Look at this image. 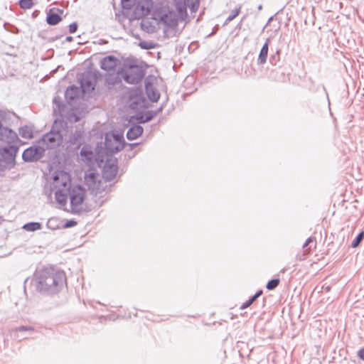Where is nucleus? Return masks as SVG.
I'll return each instance as SVG.
<instances>
[{"label": "nucleus", "mask_w": 364, "mask_h": 364, "mask_svg": "<svg viewBox=\"0 0 364 364\" xmlns=\"http://www.w3.org/2000/svg\"><path fill=\"white\" fill-rule=\"evenodd\" d=\"M66 284V277L63 271L50 267L36 272L34 285L36 291L43 294L58 293Z\"/></svg>", "instance_id": "1"}, {"label": "nucleus", "mask_w": 364, "mask_h": 364, "mask_svg": "<svg viewBox=\"0 0 364 364\" xmlns=\"http://www.w3.org/2000/svg\"><path fill=\"white\" fill-rule=\"evenodd\" d=\"M70 178L65 171H58L53 178L51 191L55 192V200L60 207L66 205L68 191L71 188Z\"/></svg>", "instance_id": "2"}, {"label": "nucleus", "mask_w": 364, "mask_h": 364, "mask_svg": "<svg viewBox=\"0 0 364 364\" xmlns=\"http://www.w3.org/2000/svg\"><path fill=\"white\" fill-rule=\"evenodd\" d=\"M70 199V211L80 213L84 210L83 202L85 197V189L81 186H73L68 191Z\"/></svg>", "instance_id": "3"}, {"label": "nucleus", "mask_w": 364, "mask_h": 364, "mask_svg": "<svg viewBox=\"0 0 364 364\" xmlns=\"http://www.w3.org/2000/svg\"><path fill=\"white\" fill-rule=\"evenodd\" d=\"M120 75L126 82L134 85L141 81L144 75V71L141 66L125 63Z\"/></svg>", "instance_id": "4"}, {"label": "nucleus", "mask_w": 364, "mask_h": 364, "mask_svg": "<svg viewBox=\"0 0 364 364\" xmlns=\"http://www.w3.org/2000/svg\"><path fill=\"white\" fill-rule=\"evenodd\" d=\"M105 146L106 149L112 153L121 151L124 146L123 134L117 131L106 134Z\"/></svg>", "instance_id": "5"}, {"label": "nucleus", "mask_w": 364, "mask_h": 364, "mask_svg": "<svg viewBox=\"0 0 364 364\" xmlns=\"http://www.w3.org/2000/svg\"><path fill=\"white\" fill-rule=\"evenodd\" d=\"M85 183L90 191L95 195L100 193L105 188L101 176L92 170L85 173Z\"/></svg>", "instance_id": "6"}, {"label": "nucleus", "mask_w": 364, "mask_h": 364, "mask_svg": "<svg viewBox=\"0 0 364 364\" xmlns=\"http://www.w3.org/2000/svg\"><path fill=\"white\" fill-rule=\"evenodd\" d=\"M124 31H127L132 36L136 39H140V35L138 31L149 35L154 34L159 28L157 26L159 24H122Z\"/></svg>", "instance_id": "7"}, {"label": "nucleus", "mask_w": 364, "mask_h": 364, "mask_svg": "<svg viewBox=\"0 0 364 364\" xmlns=\"http://www.w3.org/2000/svg\"><path fill=\"white\" fill-rule=\"evenodd\" d=\"M18 136L15 132L8 128H0V140L8 144V146H5L3 150L9 153L10 155H15L18 149L16 146L11 145L16 141Z\"/></svg>", "instance_id": "8"}, {"label": "nucleus", "mask_w": 364, "mask_h": 364, "mask_svg": "<svg viewBox=\"0 0 364 364\" xmlns=\"http://www.w3.org/2000/svg\"><path fill=\"white\" fill-rule=\"evenodd\" d=\"M58 122L55 121L54 125L51 131L41 139V141L47 149H53L60 144L63 140V135L59 130H56Z\"/></svg>", "instance_id": "9"}, {"label": "nucleus", "mask_w": 364, "mask_h": 364, "mask_svg": "<svg viewBox=\"0 0 364 364\" xmlns=\"http://www.w3.org/2000/svg\"><path fill=\"white\" fill-rule=\"evenodd\" d=\"M45 149L40 146H33L26 149L22 154L23 159L26 162L36 161L44 154Z\"/></svg>", "instance_id": "10"}, {"label": "nucleus", "mask_w": 364, "mask_h": 364, "mask_svg": "<svg viewBox=\"0 0 364 364\" xmlns=\"http://www.w3.org/2000/svg\"><path fill=\"white\" fill-rule=\"evenodd\" d=\"M118 170L116 161H107L103 168L102 177L105 181H112L117 175Z\"/></svg>", "instance_id": "11"}, {"label": "nucleus", "mask_w": 364, "mask_h": 364, "mask_svg": "<svg viewBox=\"0 0 364 364\" xmlns=\"http://www.w3.org/2000/svg\"><path fill=\"white\" fill-rule=\"evenodd\" d=\"M95 86V80L91 74L83 75L80 80L81 91L84 94L91 92Z\"/></svg>", "instance_id": "12"}, {"label": "nucleus", "mask_w": 364, "mask_h": 364, "mask_svg": "<svg viewBox=\"0 0 364 364\" xmlns=\"http://www.w3.org/2000/svg\"><path fill=\"white\" fill-rule=\"evenodd\" d=\"M64 17V11L58 8H51L47 13V23H59Z\"/></svg>", "instance_id": "13"}, {"label": "nucleus", "mask_w": 364, "mask_h": 364, "mask_svg": "<svg viewBox=\"0 0 364 364\" xmlns=\"http://www.w3.org/2000/svg\"><path fill=\"white\" fill-rule=\"evenodd\" d=\"M118 60L117 58L109 55L104 58L100 62V68L106 71L114 70L117 65Z\"/></svg>", "instance_id": "14"}, {"label": "nucleus", "mask_w": 364, "mask_h": 364, "mask_svg": "<svg viewBox=\"0 0 364 364\" xmlns=\"http://www.w3.org/2000/svg\"><path fill=\"white\" fill-rule=\"evenodd\" d=\"M95 154L89 146H84L80 153V159L87 164L92 161Z\"/></svg>", "instance_id": "15"}, {"label": "nucleus", "mask_w": 364, "mask_h": 364, "mask_svg": "<svg viewBox=\"0 0 364 364\" xmlns=\"http://www.w3.org/2000/svg\"><path fill=\"white\" fill-rule=\"evenodd\" d=\"M146 92L149 100L152 102H157L160 97L158 90L150 83L146 84Z\"/></svg>", "instance_id": "16"}, {"label": "nucleus", "mask_w": 364, "mask_h": 364, "mask_svg": "<svg viewBox=\"0 0 364 364\" xmlns=\"http://www.w3.org/2000/svg\"><path fill=\"white\" fill-rule=\"evenodd\" d=\"M143 132L142 127L139 125H136L131 127L127 133V137L129 140L136 139L138 136H139Z\"/></svg>", "instance_id": "17"}, {"label": "nucleus", "mask_w": 364, "mask_h": 364, "mask_svg": "<svg viewBox=\"0 0 364 364\" xmlns=\"http://www.w3.org/2000/svg\"><path fill=\"white\" fill-rule=\"evenodd\" d=\"M79 94L80 88L77 86L72 85L66 90L65 96L68 101H71L77 98Z\"/></svg>", "instance_id": "18"}, {"label": "nucleus", "mask_w": 364, "mask_h": 364, "mask_svg": "<svg viewBox=\"0 0 364 364\" xmlns=\"http://www.w3.org/2000/svg\"><path fill=\"white\" fill-rule=\"evenodd\" d=\"M82 130H75V132L70 136L69 142L73 145L79 146L82 144Z\"/></svg>", "instance_id": "19"}, {"label": "nucleus", "mask_w": 364, "mask_h": 364, "mask_svg": "<svg viewBox=\"0 0 364 364\" xmlns=\"http://www.w3.org/2000/svg\"><path fill=\"white\" fill-rule=\"evenodd\" d=\"M34 329L32 326H21L19 327L16 328L15 329H13L11 331L12 335L16 339H18L19 341L26 338V337L20 336L18 333L23 331H33Z\"/></svg>", "instance_id": "20"}, {"label": "nucleus", "mask_w": 364, "mask_h": 364, "mask_svg": "<svg viewBox=\"0 0 364 364\" xmlns=\"http://www.w3.org/2000/svg\"><path fill=\"white\" fill-rule=\"evenodd\" d=\"M183 4L178 6V11L180 13L183 12L186 10V5L191 7V10L194 11L199 6V0H183Z\"/></svg>", "instance_id": "21"}, {"label": "nucleus", "mask_w": 364, "mask_h": 364, "mask_svg": "<svg viewBox=\"0 0 364 364\" xmlns=\"http://www.w3.org/2000/svg\"><path fill=\"white\" fill-rule=\"evenodd\" d=\"M178 24H163V33L165 37L170 38L176 35V28Z\"/></svg>", "instance_id": "22"}, {"label": "nucleus", "mask_w": 364, "mask_h": 364, "mask_svg": "<svg viewBox=\"0 0 364 364\" xmlns=\"http://www.w3.org/2000/svg\"><path fill=\"white\" fill-rule=\"evenodd\" d=\"M53 102L55 105L53 108L54 112H58L61 117H64V105L61 104L60 98L59 97H55Z\"/></svg>", "instance_id": "23"}, {"label": "nucleus", "mask_w": 364, "mask_h": 364, "mask_svg": "<svg viewBox=\"0 0 364 364\" xmlns=\"http://www.w3.org/2000/svg\"><path fill=\"white\" fill-rule=\"evenodd\" d=\"M162 109L160 107L157 111H148L140 117V122L145 123L151 121Z\"/></svg>", "instance_id": "24"}, {"label": "nucleus", "mask_w": 364, "mask_h": 364, "mask_svg": "<svg viewBox=\"0 0 364 364\" xmlns=\"http://www.w3.org/2000/svg\"><path fill=\"white\" fill-rule=\"evenodd\" d=\"M268 54V43L266 42L259 53L258 60L261 64H264L266 62Z\"/></svg>", "instance_id": "25"}, {"label": "nucleus", "mask_w": 364, "mask_h": 364, "mask_svg": "<svg viewBox=\"0 0 364 364\" xmlns=\"http://www.w3.org/2000/svg\"><path fill=\"white\" fill-rule=\"evenodd\" d=\"M19 134L25 139H31L33 137V132L31 127L28 126L23 127L19 129Z\"/></svg>", "instance_id": "26"}, {"label": "nucleus", "mask_w": 364, "mask_h": 364, "mask_svg": "<svg viewBox=\"0 0 364 364\" xmlns=\"http://www.w3.org/2000/svg\"><path fill=\"white\" fill-rule=\"evenodd\" d=\"M41 224L38 222L28 223L23 226V228L26 231H35L41 228Z\"/></svg>", "instance_id": "27"}, {"label": "nucleus", "mask_w": 364, "mask_h": 364, "mask_svg": "<svg viewBox=\"0 0 364 364\" xmlns=\"http://www.w3.org/2000/svg\"><path fill=\"white\" fill-rule=\"evenodd\" d=\"M145 106V100L142 97L136 98V100H132L130 107L133 109H138Z\"/></svg>", "instance_id": "28"}, {"label": "nucleus", "mask_w": 364, "mask_h": 364, "mask_svg": "<svg viewBox=\"0 0 364 364\" xmlns=\"http://www.w3.org/2000/svg\"><path fill=\"white\" fill-rule=\"evenodd\" d=\"M262 290L257 291L255 295H253L247 301H245L244 304H242V305L241 306V309H245L249 307L259 296L262 295Z\"/></svg>", "instance_id": "29"}, {"label": "nucleus", "mask_w": 364, "mask_h": 364, "mask_svg": "<svg viewBox=\"0 0 364 364\" xmlns=\"http://www.w3.org/2000/svg\"><path fill=\"white\" fill-rule=\"evenodd\" d=\"M156 43L151 41H141L139 43V46L144 50H150L156 47Z\"/></svg>", "instance_id": "30"}, {"label": "nucleus", "mask_w": 364, "mask_h": 364, "mask_svg": "<svg viewBox=\"0 0 364 364\" xmlns=\"http://www.w3.org/2000/svg\"><path fill=\"white\" fill-rule=\"evenodd\" d=\"M364 238V231H361L351 243V247L355 248L359 246Z\"/></svg>", "instance_id": "31"}, {"label": "nucleus", "mask_w": 364, "mask_h": 364, "mask_svg": "<svg viewBox=\"0 0 364 364\" xmlns=\"http://www.w3.org/2000/svg\"><path fill=\"white\" fill-rule=\"evenodd\" d=\"M19 4L21 8L23 9H29L34 4L33 0H21Z\"/></svg>", "instance_id": "32"}, {"label": "nucleus", "mask_w": 364, "mask_h": 364, "mask_svg": "<svg viewBox=\"0 0 364 364\" xmlns=\"http://www.w3.org/2000/svg\"><path fill=\"white\" fill-rule=\"evenodd\" d=\"M279 284V280L278 279H274L268 282L267 284V289L269 290H272L275 289Z\"/></svg>", "instance_id": "33"}, {"label": "nucleus", "mask_w": 364, "mask_h": 364, "mask_svg": "<svg viewBox=\"0 0 364 364\" xmlns=\"http://www.w3.org/2000/svg\"><path fill=\"white\" fill-rule=\"evenodd\" d=\"M67 118L70 122H77L80 120V117L74 112L69 114Z\"/></svg>", "instance_id": "34"}, {"label": "nucleus", "mask_w": 364, "mask_h": 364, "mask_svg": "<svg viewBox=\"0 0 364 364\" xmlns=\"http://www.w3.org/2000/svg\"><path fill=\"white\" fill-rule=\"evenodd\" d=\"M239 12H240L239 9H235L234 11H232V14L228 17L227 20L232 21L235 17H236L239 14Z\"/></svg>", "instance_id": "35"}, {"label": "nucleus", "mask_w": 364, "mask_h": 364, "mask_svg": "<svg viewBox=\"0 0 364 364\" xmlns=\"http://www.w3.org/2000/svg\"><path fill=\"white\" fill-rule=\"evenodd\" d=\"M77 29V24H70L69 31L70 33H75Z\"/></svg>", "instance_id": "36"}, {"label": "nucleus", "mask_w": 364, "mask_h": 364, "mask_svg": "<svg viewBox=\"0 0 364 364\" xmlns=\"http://www.w3.org/2000/svg\"><path fill=\"white\" fill-rule=\"evenodd\" d=\"M313 242V238L312 237H309L306 241L305 242V243L303 245V248L305 249L308 245H309L311 243Z\"/></svg>", "instance_id": "37"}, {"label": "nucleus", "mask_w": 364, "mask_h": 364, "mask_svg": "<svg viewBox=\"0 0 364 364\" xmlns=\"http://www.w3.org/2000/svg\"><path fill=\"white\" fill-rule=\"evenodd\" d=\"M358 355L361 360H364V348L359 350L358 352Z\"/></svg>", "instance_id": "38"}, {"label": "nucleus", "mask_w": 364, "mask_h": 364, "mask_svg": "<svg viewBox=\"0 0 364 364\" xmlns=\"http://www.w3.org/2000/svg\"><path fill=\"white\" fill-rule=\"evenodd\" d=\"M76 224V223L75 221H73V220H70L68 221L66 224H65V227L66 228H70V227H72L73 225H75Z\"/></svg>", "instance_id": "39"}, {"label": "nucleus", "mask_w": 364, "mask_h": 364, "mask_svg": "<svg viewBox=\"0 0 364 364\" xmlns=\"http://www.w3.org/2000/svg\"><path fill=\"white\" fill-rule=\"evenodd\" d=\"M129 1V0H122V3L123 4V6L125 7V8H129V6H130L128 4Z\"/></svg>", "instance_id": "40"}, {"label": "nucleus", "mask_w": 364, "mask_h": 364, "mask_svg": "<svg viewBox=\"0 0 364 364\" xmlns=\"http://www.w3.org/2000/svg\"><path fill=\"white\" fill-rule=\"evenodd\" d=\"M65 40H66V41H68V42H70V41H73V37H71V36H68V37H66Z\"/></svg>", "instance_id": "41"}, {"label": "nucleus", "mask_w": 364, "mask_h": 364, "mask_svg": "<svg viewBox=\"0 0 364 364\" xmlns=\"http://www.w3.org/2000/svg\"><path fill=\"white\" fill-rule=\"evenodd\" d=\"M161 20H162L163 21H164V23H166V18H164V17H162V18H161Z\"/></svg>", "instance_id": "42"}, {"label": "nucleus", "mask_w": 364, "mask_h": 364, "mask_svg": "<svg viewBox=\"0 0 364 364\" xmlns=\"http://www.w3.org/2000/svg\"><path fill=\"white\" fill-rule=\"evenodd\" d=\"M7 25H8V24H6V23H4V28L5 29H8V28H6V26H7Z\"/></svg>", "instance_id": "43"}, {"label": "nucleus", "mask_w": 364, "mask_h": 364, "mask_svg": "<svg viewBox=\"0 0 364 364\" xmlns=\"http://www.w3.org/2000/svg\"><path fill=\"white\" fill-rule=\"evenodd\" d=\"M215 33V31L210 33L208 36L213 35Z\"/></svg>", "instance_id": "44"}]
</instances>
